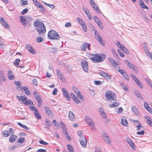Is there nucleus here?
I'll list each match as a JSON object with an SVG mask.
<instances>
[{"label": "nucleus", "instance_id": "f257e3e1", "mask_svg": "<svg viewBox=\"0 0 152 152\" xmlns=\"http://www.w3.org/2000/svg\"><path fill=\"white\" fill-rule=\"evenodd\" d=\"M73 90L74 92L76 94V96L75 95V94L73 93H72L71 94V96L73 100L77 104L80 102V99L82 101L84 100V98L82 95H81L80 92L75 87H73Z\"/></svg>", "mask_w": 152, "mask_h": 152}, {"label": "nucleus", "instance_id": "f03ea898", "mask_svg": "<svg viewBox=\"0 0 152 152\" xmlns=\"http://www.w3.org/2000/svg\"><path fill=\"white\" fill-rule=\"evenodd\" d=\"M16 98L19 101H22L23 102L24 105H28L31 110H33L34 109V105L33 102L30 99H28L26 97L24 96H19L17 95L16 96Z\"/></svg>", "mask_w": 152, "mask_h": 152}, {"label": "nucleus", "instance_id": "7ed1b4c3", "mask_svg": "<svg viewBox=\"0 0 152 152\" xmlns=\"http://www.w3.org/2000/svg\"><path fill=\"white\" fill-rule=\"evenodd\" d=\"M34 26L35 27H37L36 29L39 34H43L46 32V28L44 24L39 20H37L34 22Z\"/></svg>", "mask_w": 152, "mask_h": 152}, {"label": "nucleus", "instance_id": "20e7f679", "mask_svg": "<svg viewBox=\"0 0 152 152\" xmlns=\"http://www.w3.org/2000/svg\"><path fill=\"white\" fill-rule=\"evenodd\" d=\"M106 58V56L104 54H96L93 55V57L91 59L94 63H98L103 61Z\"/></svg>", "mask_w": 152, "mask_h": 152}, {"label": "nucleus", "instance_id": "39448f33", "mask_svg": "<svg viewBox=\"0 0 152 152\" xmlns=\"http://www.w3.org/2000/svg\"><path fill=\"white\" fill-rule=\"evenodd\" d=\"M105 96L106 100L115 101L116 100V94L113 91L110 90L107 91L105 94Z\"/></svg>", "mask_w": 152, "mask_h": 152}, {"label": "nucleus", "instance_id": "423d86ee", "mask_svg": "<svg viewBox=\"0 0 152 152\" xmlns=\"http://www.w3.org/2000/svg\"><path fill=\"white\" fill-rule=\"evenodd\" d=\"M48 37L51 39L58 40L60 38V36L55 31L52 30L48 32Z\"/></svg>", "mask_w": 152, "mask_h": 152}, {"label": "nucleus", "instance_id": "0eeeda50", "mask_svg": "<svg viewBox=\"0 0 152 152\" xmlns=\"http://www.w3.org/2000/svg\"><path fill=\"white\" fill-rule=\"evenodd\" d=\"M34 97L35 98L36 100L38 102V105L40 106L42 104V100L39 94L36 91H34L33 93Z\"/></svg>", "mask_w": 152, "mask_h": 152}, {"label": "nucleus", "instance_id": "6e6552de", "mask_svg": "<svg viewBox=\"0 0 152 152\" xmlns=\"http://www.w3.org/2000/svg\"><path fill=\"white\" fill-rule=\"evenodd\" d=\"M81 66L83 70L86 72L88 71V63L87 61L85 59L82 60L81 62Z\"/></svg>", "mask_w": 152, "mask_h": 152}, {"label": "nucleus", "instance_id": "1a4fd4ad", "mask_svg": "<svg viewBox=\"0 0 152 152\" xmlns=\"http://www.w3.org/2000/svg\"><path fill=\"white\" fill-rule=\"evenodd\" d=\"M94 34L96 38L98 40L99 43L102 45H104L105 44L104 42L99 33L96 30L95 31Z\"/></svg>", "mask_w": 152, "mask_h": 152}, {"label": "nucleus", "instance_id": "9d476101", "mask_svg": "<svg viewBox=\"0 0 152 152\" xmlns=\"http://www.w3.org/2000/svg\"><path fill=\"white\" fill-rule=\"evenodd\" d=\"M85 120L91 129H94L95 126L92 120L88 117H86L85 118Z\"/></svg>", "mask_w": 152, "mask_h": 152}, {"label": "nucleus", "instance_id": "9b49d317", "mask_svg": "<svg viewBox=\"0 0 152 152\" xmlns=\"http://www.w3.org/2000/svg\"><path fill=\"white\" fill-rule=\"evenodd\" d=\"M90 45L91 44L90 43L87 42L84 43L80 46L81 50L83 51H86L87 49L89 50H90Z\"/></svg>", "mask_w": 152, "mask_h": 152}, {"label": "nucleus", "instance_id": "f8f14e48", "mask_svg": "<svg viewBox=\"0 0 152 152\" xmlns=\"http://www.w3.org/2000/svg\"><path fill=\"white\" fill-rule=\"evenodd\" d=\"M79 141L82 146L84 147H85L86 146L87 142V140L84 136H83L82 138L81 137L79 139Z\"/></svg>", "mask_w": 152, "mask_h": 152}, {"label": "nucleus", "instance_id": "ddd939ff", "mask_svg": "<svg viewBox=\"0 0 152 152\" xmlns=\"http://www.w3.org/2000/svg\"><path fill=\"white\" fill-rule=\"evenodd\" d=\"M62 91L65 97L67 98V99L68 101H70L71 99V98L69 95L68 94V91L66 90L64 88H62Z\"/></svg>", "mask_w": 152, "mask_h": 152}, {"label": "nucleus", "instance_id": "4468645a", "mask_svg": "<svg viewBox=\"0 0 152 152\" xmlns=\"http://www.w3.org/2000/svg\"><path fill=\"white\" fill-rule=\"evenodd\" d=\"M126 141L130 145L132 148L133 150H135L136 149L134 143L133 142L130 138H128L126 139Z\"/></svg>", "mask_w": 152, "mask_h": 152}, {"label": "nucleus", "instance_id": "2eb2a0df", "mask_svg": "<svg viewBox=\"0 0 152 152\" xmlns=\"http://www.w3.org/2000/svg\"><path fill=\"white\" fill-rule=\"evenodd\" d=\"M26 47L28 50L31 53L35 54L36 53V51L31 45L27 44L26 45Z\"/></svg>", "mask_w": 152, "mask_h": 152}, {"label": "nucleus", "instance_id": "dca6fc26", "mask_svg": "<svg viewBox=\"0 0 152 152\" xmlns=\"http://www.w3.org/2000/svg\"><path fill=\"white\" fill-rule=\"evenodd\" d=\"M21 89L23 90V92L27 95L29 96L31 94V92L28 88L26 86L22 87Z\"/></svg>", "mask_w": 152, "mask_h": 152}, {"label": "nucleus", "instance_id": "f3484780", "mask_svg": "<svg viewBox=\"0 0 152 152\" xmlns=\"http://www.w3.org/2000/svg\"><path fill=\"white\" fill-rule=\"evenodd\" d=\"M144 107L149 113L152 114V109L149 106L148 103L145 102L144 104Z\"/></svg>", "mask_w": 152, "mask_h": 152}, {"label": "nucleus", "instance_id": "a211bd4d", "mask_svg": "<svg viewBox=\"0 0 152 152\" xmlns=\"http://www.w3.org/2000/svg\"><path fill=\"white\" fill-rule=\"evenodd\" d=\"M0 22L1 24L4 26L5 27L7 28H9L10 26L7 24V22L4 20V18H1L0 19Z\"/></svg>", "mask_w": 152, "mask_h": 152}, {"label": "nucleus", "instance_id": "6ab92c4d", "mask_svg": "<svg viewBox=\"0 0 152 152\" xmlns=\"http://www.w3.org/2000/svg\"><path fill=\"white\" fill-rule=\"evenodd\" d=\"M100 75L107 79L110 80L111 79V76L110 75L104 72H102L100 73Z\"/></svg>", "mask_w": 152, "mask_h": 152}, {"label": "nucleus", "instance_id": "aec40b11", "mask_svg": "<svg viewBox=\"0 0 152 152\" xmlns=\"http://www.w3.org/2000/svg\"><path fill=\"white\" fill-rule=\"evenodd\" d=\"M121 124L125 126H128V123L127 122L126 119L125 117H122Z\"/></svg>", "mask_w": 152, "mask_h": 152}, {"label": "nucleus", "instance_id": "412c9836", "mask_svg": "<svg viewBox=\"0 0 152 152\" xmlns=\"http://www.w3.org/2000/svg\"><path fill=\"white\" fill-rule=\"evenodd\" d=\"M125 63L127 64L128 66L131 69L134 70L136 68V67L132 63L129 62L128 60H125Z\"/></svg>", "mask_w": 152, "mask_h": 152}, {"label": "nucleus", "instance_id": "4be33fe9", "mask_svg": "<svg viewBox=\"0 0 152 152\" xmlns=\"http://www.w3.org/2000/svg\"><path fill=\"white\" fill-rule=\"evenodd\" d=\"M17 137L16 135L12 134L11 135L9 138L10 142L12 143L14 142L17 140Z\"/></svg>", "mask_w": 152, "mask_h": 152}, {"label": "nucleus", "instance_id": "5701e85b", "mask_svg": "<svg viewBox=\"0 0 152 152\" xmlns=\"http://www.w3.org/2000/svg\"><path fill=\"white\" fill-rule=\"evenodd\" d=\"M20 21L21 23L25 26L27 24V21L24 17L21 16L20 18Z\"/></svg>", "mask_w": 152, "mask_h": 152}, {"label": "nucleus", "instance_id": "b1692460", "mask_svg": "<svg viewBox=\"0 0 152 152\" xmlns=\"http://www.w3.org/2000/svg\"><path fill=\"white\" fill-rule=\"evenodd\" d=\"M139 2L140 4V6L142 8L144 9H146L147 10H148V7L145 4L142 0H140Z\"/></svg>", "mask_w": 152, "mask_h": 152}, {"label": "nucleus", "instance_id": "393cba45", "mask_svg": "<svg viewBox=\"0 0 152 152\" xmlns=\"http://www.w3.org/2000/svg\"><path fill=\"white\" fill-rule=\"evenodd\" d=\"M34 109L33 110H31L32 111L34 110V113L35 116L37 117V119H39L41 118V115L40 114L38 113V111L36 108L34 106Z\"/></svg>", "mask_w": 152, "mask_h": 152}, {"label": "nucleus", "instance_id": "a878e982", "mask_svg": "<svg viewBox=\"0 0 152 152\" xmlns=\"http://www.w3.org/2000/svg\"><path fill=\"white\" fill-rule=\"evenodd\" d=\"M103 139L104 141L107 144H110L111 142V140L109 137L106 134L104 135Z\"/></svg>", "mask_w": 152, "mask_h": 152}, {"label": "nucleus", "instance_id": "bb28decb", "mask_svg": "<svg viewBox=\"0 0 152 152\" xmlns=\"http://www.w3.org/2000/svg\"><path fill=\"white\" fill-rule=\"evenodd\" d=\"M108 61L114 67H115L117 65V64L116 62L114 60L111 58H108Z\"/></svg>", "mask_w": 152, "mask_h": 152}, {"label": "nucleus", "instance_id": "cd10ccee", "mask_svg": "<svg viewBox=\"0 0 152 152\" xmlns=\"http://www.w3.org/2000/svg\"><path fill=\"white\" fill-rule=\"evenodd\" d=\"M7 76L10 80H12L14 79V77L13 75V72L11 70H9L7 74Z\"/></svg>", "mask_w": 152, "mask_h": 152}, {"label": "nucleus", "instance_id": "c85d7f7f", "mask_svg": "<svg viewBox=\"0 0 152 152\" xmlns=\"http://www.w3.org/2000/svg\"><path fill=\"white\" fill-rule=\"evenodd\" d=\"M144 118L147 119V122L152 127V121L151 118L148 116H145Z\"/></svg>", "mask_w": 152, "mask_h": 152}, {"label": "nucleus", "instance_id": "c756f323", "mask_svg": "<svg viewBox=\"0 0 152 152\" xmlns=\"http://www.w3.org/2000/svg\"><path fill=\"white\" fill-rule=\"evenodd\" d=\"M44 109L46 113L48 115H50L53 114L51 110L49 107L45 106L44 107Z\"/></svg>", "mask_w": 152, "mask_h": 152}, {"label": "nucleus", "instance_id": "7c9ffc66", "mask_svg": "<svg viewBox=\"0 0 152 152\" xmlns=\"http://www.w3.org/2000/svg\"><path fill=\"white\" fill-rule=\"evenodd\" d=\"M69 119L72 121H73L75 118V116L73 112L69 111Z\"/></svg>", "mask_w": 152, "mask_h": 152}, {"label": "nucleus", "instance_id": "2f4dec72", "mask_svg": "<svg viewBox=\"0 0 152 152\" xmlns=\"http://www.w3.org/2000/svg\"><path fill=\"white\" fill-rule=\"evenodd\" d=\"M0 79L4 81H5L6 79L4 76V72L2 71L0 72Z\"/></svg>", "mask_w": 152, "mask_h": 152}, {"label": "nucleus", "instance_id": "473e14b6", "mask_svg": "<svg viewBox=\"0 0 152 152\" xmlns=\"http://www.w3.org/2000/svg\"><path fill=\"white\" fill-rule=\"evenodd\" d=\"M133 122H135V123L137 124V125L136 126V127L137 128V130H140L142 127L141 124L138 121H134Z\"/></svg>", "mask_w": 152, "mask_h": 152}, {"label": "nucleus", "instance_id": "72a5a7b5", "mask_svg": "<svg viewBox=\"0 0 152 152\" xmlns=\"http://www.w3.org/2000/svg\"><path fill=\"white\" fill-rule=\"evenodd\" d=\"M37 8L40 9V11L42 13H44L45 12V7L41 4H40Z\"/></svg>", "mask_w": 152, "mask_h": 152}, {"label": "nucleus", "instance_id": "f704fd0d", "mask_svg": "<svg viewBox=\"0 0 152 152\" xmlns=\"http://www.w3.org/2000/svg\"><path fill=\"white\" fill-rule=\"evenodd\" d=\"M3 135L5 137H7L10 135L9 132L6 130H4L2 132Z\"/></svg>", "mask_w": 152, "mask_h": 152}, {"label": "nucleus", "instance_id": "c9c22d12", "mask_svg": "<svg viewBox=\"0 0 152 152\" xmlns=\"http://www.w3.org/2000/svg\"><path fill=\"white\" fill-rule=\"evenodd\" d=\"M132 110L137 115L139 114V113L135 106H134L132 107Z\"/></svg>", "mask_w": 152, "mask_h": 152}, {"label": "nucleus", "instance_id": "e433bc0d", "mask_svg": "<svg viewBox=\"0 0 152 152\" xmlns=\"http://www.w3.org/2000/svg\"><path fill=\"white\" fill-rule=\"evenodd\" d=\"M119 105V103L116 102H114L113 104L109 105V106L111 108L114 107L118 106Z\"/></svg>", "mask_w": 152, "mask_h": 152}, {"label": "nucleus", "instance_id": "4c0bfd02", "mask_svg": "<svg viewBox=\"0 0 152 152\" xmlns=\"http://www.w3.org/2000/svg\"><path fill=\"white\" fill-rule=\"evenodd\" d=\"M20 3L21 5L23 6L26 5L28 4L27 0H20Z\"/></svg>", "mask_w": 152, "mask_h": 152}, {"label": "nucleus", "instance_id": "58836bf2", "mask_svg": "<svg viewBox=\"0 0 152 152\" xmlns=\"http://www.w3.org/2000/svg\"><path fill=\"white\" fill-rule=\"evenodd\" d=\"M99 111L102 117L104 118H106V114L102 111V110L101 108H100Z\"/></svg>", "mask_w": 152, "mask_h": 152}, {"label": "nucleus", "instance_id": "ea45409f", "mask_svg": "<svg viewBox=\"0 0 152 152\" xmlns=\"http://www.w3.org/2000/svg\"><path fill=\"white\" fill-rule=\"evenodd\" d=\"M69 152H74V149L73 146L70 144H68L67 145Z\"/></svg>", "mask_w": 152, "mask_h": 152}, {"label": "nucleus", "instance_id": "a19ab883", "mask_svg": "<svg viewBox=\"0 0 152 152\" xmlns=\"http://www.w3.org/2000/svg\"><path fill=\"white\" fill-rule=\"evenodd\" d=\"M56 72L58 77L62 79L63 76L61 74V72L59 70L57 69V70Z\"/></svg>", "mask_w": 152, "mask_h": 152}, {"label": "nucleus", "instance_id": "79ce46f5", "mask_svg": "<svg viewBox=\"0 0 152 152\" xmlns=\"http://www.w3.org/2000/svg\"><path fill=\"white\" fill-rule=\"evenodd\" d=\"M116 44L118 47L120 48L121 50V49H122L123 48H124V46L123 45L121 44L119 41H117Z\"/></svg>", "mask_w": 152, "mask_h": 152}, {"label": "nucleus", "instance_id": "37998d69", "mask_svg": "<svg viewBox=\"0 0 152 152\" xmlns=\"http://www.w3.org/2000/svg\"><path fill=\"white\" fill-rule=\"evenodd\" d=\"M77 20L81 26L85 23L80 18H77Z\"/></svg>", "mask_w": 152, "mask_h": 152}, {"label": "nucleus", "instance_id": "c03bdc74", "mask_svg": "<svg viewBox=\"0 0 152 152\" xmlns=\"http://www.w3.org/2000/svg\"><path fill=\"white\" fill-rule=\"evenodd\" d=\"M18 125L22 127L27 130L28 129V127L25 125L22 124L20 122H18Z\"/></svg>", "mask_w": 152, "mask_h": 152}, {"label": "nucleus", "instance_id": "a18cd8bd", "mask_svg": "<svg viewBox=\"0 0 152 152\" xmlns=\"http://www.w3.org/2000/svg\"><path fill=\"white\" fill-rule=\"evenodd\" d=\"M25 140V139L24 138L20 137L17 140V142L19 143H23L24 142Z\"/></svg>", "mask_w": 152, "mask_h": 152}, {"label": "nucleus", "instance_id": "49530a36", "mask_svg": "<svg viewBox=\"0 0 152 152\" xmlns=\"http://www.w3.org/2000/svg\"><path fill=\"white\" fill-rule=\"evenodd\" d=\"M33 2L35 5L37 7L41 4L38 2L37 0H32Z\"/></svg>", "mask_w": 152, "mask_h": 152}, {"label": "nucleus", "instance_id": "de8ad7c7", "mask_svg": "<svg viewBox=\"0 0 152 152\" xmlns=\"http://www.w3.org/2000/svg\"><path fill=\"white\" fill-rule=\"evenodd\" d=\"M131 76L132 77L133 79L135 81V83L138 81H139V79L136 77L135 75L133 74H131Z\"/></svg>", "mask_w": 152, "mask_h": 152}, {"label": "nucleus", "instance_id": "09e8293b", "mask_svg": "<svg viewBox=\"0 0 152 152\" xmlns=\"http://www.w3.org/2000/svg\"><path fill=\"white\" fill-rule=\"evenodd\" d=\"M43 40V38L42 37L40 36L38 37L36 39V41L38 42H42Z\"/></svg>", "mask_w": 152, "mask_h": 152}, {"label": "nucleus", "instance_id": "8fccbe9b", "mask_svg": "<svg viewBox=\"0 0 152 152\" xmlns=\"http://www.w3.org/2000/svg\"><path fill=\"white\" fill-rule=\"evenodd\" d=\"M93 9H94L96 12L98 13H101V11L100 10V9L98 8V7L97 5L94 7L93 8Z\"/></svg>", "mask_w": 152, "mask_h": 152}, {"label": "nucleus", "instance_id": "3c124183", "mask_svg": "<svg viewBox=\"0 0 152 152\" xmlns=\"http://www.w3.org/2000/svg\"><path fill=\"white\" fill-rule=\"evenodd\" d=\"M138 86L140 88H142L143 87V86L142 84V83L139 81L136 82Z\"/></svg>", "mask_w": 152, "mask_h": 152}, {"label": "nucleus", "instance_id": "603ef678", "mask_svg": "<svg viewBox=\"0 0 152 152\" xmlns=\"http://www.w3.org/2000/svg\"><path fill=\"white\" fill-rule=\"evenodd\" d=\"M39 142L40 144L45 145H48V143L45 142L43 140H39Z\"/></svg>", "mask_w": 152, "mask_h": 152}, {"label": "nucleus", "instance_id": "864d4df0", "mask_svg": "<svg viewBox=\"0 0 152 152\" xmlns=\"http://www.w3.org/2000/svg\"><path fill=\"white\" fill-rule=\"evenodd\" d=\"M81 26L83 30L85 32H86L87 31V28L86 23L83 25H82Z\"/></svg>", "mask_w": 152, "mask_h": 152}, {"label": "nucleus", "instance_id": "5fc2aeb1", "mask_svg": "<svg viewBox=\"0 0 152 152\" xmlns=\"http://www.w3.org/2000/svg\"><path fill=\"white\" fill-rule=\"evenodd\" d=\"M123 77L126 79V80H129V77L128 75H127V73L125 72L124 74L122 75Z\"/></svg>", "mask_w": 152, "mask_h": 152}, {"label": "nucleus", "instance_id": "6e6d98bb", "mask_svg": "<svg viewBox=\"0 0 152 152\" xmlns=\"http://www.w3.org/2000/svg\"><path fill=\"white\" fill-rule=\"evenodd\" d=\"M44 4L46 5L47 6L50 7L52 9H54L55 8V6L53 4H50L45 2H44Z\"/></svg>", "mask_w": 152, "mask_h": 152}, {"label": "nucleus", "instance_id": "4d7b16f0", "mask_svg": "<svg viewBox=\"0 0 152 152\" xmlns=\"http://www.w3.org/2000/svg\"><path fill=\"white\" fill-rule=\"evenodd\" d=\"M121 50L127 54H128L129 53V52L128 50L124 47V48H123Z\"/></svg>", "mask_w": 152, "mask_h": 152}, {"label": "nucleus", "instance_id": "13d9d810", "mask_svg": "<svg viewBox=\"0 0 152 152\" xmlns=\"http://www.w3.org/2000/svg\"><path fill=\"white\" fill-rule=\"evenodd\" d=\"M90 2L91 6L93 8L96 5L95 2L92 0H90Z\"/></svg>", "mask_w": 152, "mask_h": 152}, {"label": "nucleus", "instance_id": "bf43d9fd", "mask_svg": "<svg viewBox=\"0 0 152 152\" xmlns=\"http://www.w3.org/2000/svg\"><path fill=\"white\" fill-rule=\"evenodd\" d=\"M28 11V10L27 8H25L21 12L22 15H23L26 13Z\"/></svg>", "mask_w": 152, "mask_h": 152}, {"label": "nucleus", "instance_id": "052dcab7", "mask_svg": "<svg viewBox=\"0 0 152 152\" xmlns=\"http://www.w3.org/2000/svg\"><path fill=\"white\" fill-rule=\"evenodd\" d=\"M65 134L66 135V137L67 140H71V138L69 136V134L66 132H65Z\"/></svg>", "mask_w": 152, "mask_h": 152}, {"label": "nucleus", "instance_id": "680f3d73", "mask_svg": "<svg viewBox=\"0 0 152 152\" xmlns=\"http://www.w3.org/2000/svg\"><path fill=\"white\" fill-rule=\"evenodd\" d=\"M14 83L20 87L21 85V83L20 81H15L14 82Z\"/></svg>", "mask_w": 152, "mask_h": 152}, {"label": "nucleus", "instance_id": "e2e57ef3", "mask_svg": "<svg viewBox=\"0 0 152 152\" xmlns=\"http://www.w3.org/2000/svg\"><path fill=\"white\" fill-rule=\"evenodd\" d=\"M145 80L147 83L152 87V83L150 81V80L148 78H146Z\"/></svg>", "mask_w": 152, "mask_h": 152}, {"label": "nucleus", "instance_id": "0e129e2a", "mask_svg": "<svg viewBox=\"0 0 152 152\" xmlns=\"http://www.w3.org/2000/svg\"><path fill=\"white\" fill-rule=\"evenodd\" d=\"M97 24L100 28L102 29L104 27L103 26L100 21Z\"/></svg>", "mask_w": 152, "mask_h": 152}, {"label": "nucleus", "instance_id": "69168bd1", "mask_svg": "<svg viewBox=\"0 0 152 152\" xmlns=\"http://www.w3.org/2000/svg\"><path fill=\"white\" fill-rule=\"evenodd\" d=\"M20 60L19 59L17 58L14 62V64L15 65H18Z\"/></svg>", "mask_w": 152, "mask_h": 152}, {"label": "nucleus", "instance_id": "338daca9", "mask_svg": "<svg viewBox=\"0 0 152 152\" xmlns=\"http://www.w3.org/2000/svg\"><path fill=\"white\" fill-rule=\"evenodd\" d=\"M94 19L96 23L100 21L99 19L96 16H94Z\"/></svg>", "mask_w": 152, "mask_h": 152}, {"label": "nucleus", "instance_id": "774afa93", "mask_svg": "<svg viewBox=\"0 0 152 152\" xmlns=\"http://www.w3.org/2000/svg\"><path fill=\"white\" fill-rule=\"evenodd\" d=\"M53 124L54 125V126L55 127H59L58 125L56 122L55 120H54L53 121Z\"/></svg>", "mask_w": 152, "mask_h": 152}]
</instances>
